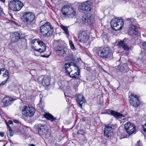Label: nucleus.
<instances>
[{
	"label": "nucleus",
	"mask_w": 146,
	"mask_h": 146,
	"mask_svg": "<svg viewBox=\"0 0 146 146\" xmlns=\"http://www.w3.org/2000/svg\"><path fill=\"white\" fill-rule=\"evenodd\" d=\"M61 11L63 15L66 18H72L76 15V9L69 4L64 5Z\"/></svg>",
	"instance_id": "nucleus-1"
},
{
	"label": "nucleus",
	"mask_w": 146,
	"mask_h": 146,
	"mask_svg": "<svg viewBox=\"0 0 146 146\" xmlns=\"http://www.w3.org/2000/svg\"><path fill=\"white\" fill-rule=\"evenodd\" d=\"M54 29L50 22L43 23L40 27V32L44 36L48 37L52 35Z\"/></svg>",
	"instance_id": "nucleus-2"
},
{
	"label": "nucleus",
	"mask_w": 146,
	"mask_h": 146,
	"mask_svg": "<svg viewBox=\"0 0 146 146\" xmlns=\"http://www.w3.org/2000/svg\"><path fill=\"white\" fill-rule=\"evenodd\" d=\"M96 54L100 58H109L112 56L111 51L108 47H101L97 48Z\"/></svg>",
	"instance_id": "nucleus-3"
},
{
	"label": "nucleus",
	"mask_w": 146,
	"mask_h": 146,
	"mask_svg": "<svg viewBox=\"0 0 146 146\" xmlns=\"http://www.w3.org/2000/svg\"><path fill=\"white\" fill-rule=\"evenodd\" d=\"M112 28L115 31H118L121 29L123 25V21L118 18L113 19L110 22Z\"/></svg>",
	"instance_id": "nucleus-4"
},
{
	"label": "nucleus",
	"mask_w": 146,
	"mask_h": 146,
	"mask_svg": "<svg viewBox=\"0 0 146 146\" xmlns=\"http://www.w3.org/2000/svg\"><path fill=\"white\" fill-rule=\"evenodd\" d=\"M35 16L32 12H28L24 13L22 17V21L28 25L31 24L35 19Z\"/></svg>",
	"instance_id": "nucleus-5"
},
{
	"label": "nucleus",
	"mask_w": 146,
	"mask_h": 146,
	"mask_svg": "<svg viewBox=\"0 0 146 146\" xmlns=\"http://www.w3.org/2000/svg\"><path fill=\"white\" fill-rule=\"evenodd\" d=\"M38 134L41 135L45 136V137H49L50 133L48 127L46 125L39 124L37 125Z\"/></svg>",
	"instance_id": "nucleus-6"
},
{
	"label": "nucleus",
	"mask_w": 146,
	"mask_h": 146,
	"mask_svg": "<svg viewBox=\"0 0 146 146\" xmlns=\"http://www.w3.org/2000/svg\"><path fill=\"white\" fill-rule=\"evenodd\" d=\"M23 6V3L19 0H11L9 4L10 9L14 11L20 10Z\"/></svg>",
	"instance_id": "nucleus-7"
},
{
	"label": "nucleus",
	"mask_w": 146,
	"mask_h": 146,
	"mask_svg": "<svg viewBox=\"0 0 146 146\" xmlns=\"http://www.w3.org/2000/svg\"><path fill=\"white\" fill-rule=\"evenodd\" d=\"M94 17L93 14L88 13L82 16L81 18V22L84 24L90 25L94 23Z\"/></svg>",
	"instance_id": "nucleus-8"
},
{
	"label": "nucleus",
	"mask_w": 146,
	"mask_h": 146,
	"mask_svg": "<svg viewBox=\"0 0 146 146\" xmlns=\"http://www.w3.org/2000/svg\"><path fill=\"white\" fill-rule=\"evenodd\" d=\"M35 112L34 109L30 106H24L22 110V114L25 117H31Z\"/></svg>",
	"instance_id": "nucleus-9"
},
{
	"label": "nucleus",
	"mask_w": 146,
	"mask_h": 146,
	"mask_svg": "<svg viewBox=\"0 0 146 146\" xmlns=\"http://www.w3.org/2000/svg\"><path fill=\"white\" fill-rule=\"evenodd\" d=\"M125 128L127 133L129 135L135 134L136 131L135 126L130 122H127L125 124Z\"/></svg>",
	"instance_id": "nucleus-10"
},
{
	"label": "nucleus",
	"mask_w": 146,
	"mask_h": 146,
	"mask_svg": "<svg viewBox=\"0 0 146 146\" xmlns=\"http://www.w3.org/2000/svg\"><path fill=\"white\" fill-rule=\"evenodd\" d=\"M92 3L90 1H87L82 3L79 5V8L81 9V12L86 11L89 12L92 10Z\"/></svg>",
	"instance_id": "nucleus-11"
},
{
	"label": "nucleus",
	"mask_w": 146,
	"mask_h": 146,
	"mask_svg": "<svg viewBox=\"0 0 146 146\" xmlns=\"http://www.w3.org/2000/svg\"><path fill=\"white\" fill-rule=\"evenodd\" d=\"M130 103L134 107L139 106L140 103L137 95L135 94H131L129 97Z\"/></svg>",
	"instance_id": "nucleus-12"
},
{
	"label": "nucleus",
	"mask_w": 146,
	"mask_h": 146,
	"mask_svg": "<svg viewBox=\"0 0 146 146\" xmlns=\"http://www.w3.org/2000/svg\"><path fill=\"white\" fill-rule=\"evenodd\" d=\"M104 135L108 138H110L114 135L113 129L111 127L107 126L104 128Z\"/></svg>",
	"instance_id": "nucleus-13"
},
{
	"label": "nucleus",
	"mask_w": 146,
	"mask_h": 146,
	"mask_svg": "<svg viewBox=\"0 0 146 146\" xmlns=\"http://www.w3.org/2000/svg\"><path fill=\"white\" fill-rule=\"evenodd\" d=\"M68 48L64 46H58L56 48V51L57 54L60 56H62L66 53Z\"/></svg>",
	"instance_id": "nucleus-14"
},
{
	"label": "nucleus",
	"mask_w": 146,
	"mask_h": 146,
	"mask_svg": "<svg viewBox=\"0 0 146 146\" xmlns=\"http://www.w3.org/2000/svg\"><path fill=\"white\" fill-rule=\"evenodd\" d=\"M40 44H38V45L39 46V47H38V48H37L36 47V46L35 45L32 46V48L35 51H36L40 53H43L46 50V46L45 44H44V43L42 41H41V42H40Z\"/></svg>",
	"instance_id": "nucleus-15"
},
{
	"label": "nucleus",
	"mask_w": 146,
	"mask_h": 146,
	"mask_svg": "<svg viewBox=\"0 0 146 146\" xmlns=\"http://www.w3.org/2000/svg\"><path fill=\"white\" fill-rule=\"evenodd\" d=\"M89 36L86 32L83 31L79 34V41L83 43L86 42L89 39Z\"/></svg>",
	"instance_id": "nucleus-16"
},
{
	"label": "nucleus",
	"mask_w": 146,
	"mask_h": 146,
	"mask_svg": "<svg viewBox=\"0 0 146 146\" xmlns=\"http://www.w3.org/2000/svg\"><path fill=\"white\" fill-rule=\"evenodd\" d=\"M138 32V31L136 25H130L128 32L129 35L133 36L136 35Z\"/></svg>",
	"instance_id": "nucleus-17"
},
{
	"label": "nucleus",
	"mask_w": 146,
	"mask_h": 146,
	"mask_svg": "<svg viewBox=\"0 0 146 146\" xmlns=\"http://www.w3.org/2000/svg\"><path fill=\"white\" fill-rule=\"evenodd\" d=\"M16 99L9 96L5 97L3 100V105L6 106H7L11 104Z\"/></svg>",
	"instance_id": "nucleus-18"
},
{
	"label": "nucleus",
	"mask_w": 146,
	"mask_h": 146,
	"mask_svg": "<svg viewBox=\"0 0 146 146\" xmlns=\"http://www.w3.org/2000/svg\"><path fill=\"white\" fill-rule=\"evenodd\" d=\"M76 101L80 107L82 108V105L86 101L84 98L82 94H77Z\"/></svg>",
	"instance_id": "nucleus-19"
},
{
	"label": "nucleus",
	"mask_w": 146,
	"mask_h": 146,
	"mask_svg": "<svg viewBox=\"0 0 146 146\" xmlns=\"http://www.w3.org/2000/svg\"><path fill=\"white\" fill-rule=\"evenodd\" d=\"M20 33L18 32H14L10 36L12 42L17 41L20 38Z\"/></svg>",
	"instance_id": "nucleus-20"
},
{
	"label": "nucleus",
	"mask_w": 146,
	"mask_h": 146,
	"mask_svg": "<svg viewBox=\"0 0 146 146\" xmlns=\"http://www.w3.org/2000/svg\"><path fill=\"white\" fill-rule=\"evenodd\" d=\"M110 112L112 115L117 118H121L125 117L123 115L113 110H110Z\"/></svg>",
	"instance_id": "nucleus-21"
},
{
	"label": "nucleus",
	"mask_w": 146,
	"mask_h": 146,
	"mask_svg": "<svg viewBox=\"0 0 146 146\" xmlns=\"http://www.w3.org/2000/svg\"><path fill=\"white\" fill-rule=\"evenodd\" d=\"M50 78L49 77L44 76L42 80V84L44 86H48L50 84Z\"/></svg>",
	"instance_id": "nucleus-22"
},
{
	"label": "nucleus",
	"mask_w": 146,
	"mask_h": 146,
	"mask_svg": "<svg viewBox=\"0 0 146 146\" xmlns=\"http://www.w3.org/2000/svg\"><path fill=\"white\" fill-rule=\"evenodd\" d=\"M77 69V72L74 73V74L72 73L70 75V76L72 78H74L75 79H78L79 78V76L80 75V70L78 68V66H76Z\"/></svg>",
	"instance_id": "nucleus-23"
},
{
	"label": "nucleus",
	"mask_w": 146,
	"mask_h": 146,
	"mask_svg": "<svg viewBox=\"0 0 146 146\" xmlns=\"http://www.w3.org/2000/svg\"><path fill=\"white\" fill-rule=\"evenodd\" d=\"M9 73L8 71V70H6L5 72L3 74V77L4 78H6L4 81L0 82V86L3 85L7 82L9 78Z\"/></svg>",
	"instance_id": "nucleus-24"
},
{
	"label": "nucleus",
	"mask_w": 146,
	"mask_h": 146,
	"mask_svg": "<svg viewBox=\"0 0 146 146\" xmlns=\"http://www.w3.org/2000/svg\"><path fill=\"white\" fill-rule=\"evenodd\" d=\"M118 45L122 47L126 51L129 50V47L128 45L126 43L124 42L123 41L119 42Z\"/></svg>",
	"instance_id": "nucleus-25"
},
{
	"label": "nucleus",
	"mask_w": 146,
	"mask_h": 146,
	"mask_svg": "<svg viewBox=\"0 0 146 146\" xmlns=\"http://www.w3.org/2000/svg\"><path fill=\"white\" fill-rule=\"evenodd\" d=\"M44 116L47 119L50 120L51 121H54L56 119L50 113H46Z\"/></svg>",
	"instance_id": "nucleus-26"
},
{
	"label": "nucleus",
	"mask_w": 146,
	"mask_h": 146,
	"mask_svg": "<svg viewBox=\"0 0 146 146\" xmlns=\"http://www.w3.org/2000/svg\"><path fill=\"white\" fill-rule=\"evenodd\" d=\"M44 116L47 119L50 120L51 121H54L56 119L50 113H46Z\"/></svg>",
	"instance_id": "nucleus-27"
},
{
	"label": "nucleus",
	"mask_w": 146,
	"mask_h": 146,
	"mask_svg": "<svg viewBox=\"0 0 146 146\" xmlns=\"http://www.w3.org/2000/svg\"><path fill=\"white\" fill-rule=\"evenodd\" d=\"M126 22L130 24L131 25H135L136 23V20L133 18H127L126 19Z\"/></svg>",
	"instance_id": "nucleus-28"
},
{
	"label": "nucleus",
	"mask_w": 146,
	"mask_h": 146,
	"mask_svg": "<svg viewBox=\"0 0 146 146\" xmlns=\"http://www.w3.org/2000/svg\"><path fill=\"white\" fill-rule=\"evenodd\" d=\"M41 40H39V39H34L33 40H32L31 42V46H32H32L33 45H35L34 44L35 43H38V44H40V42H41ZM41 44H42V43H41Z\"/></svg>",
	"instance_id": "nucleus-29"
},
{
	"label": "nucleus",
	"mask_w": 146,
	"mask_h": 146,
	"mask_svg": "<svg viewBox=\"0 0 146 146\" xmlns=\"http://www.w3.org/2000/svg\"><path fill=\"white\" fill-rule=\"evenodd\" d=\"M66 59L70 62H73L74 60V58L72 55H69L66 56L65 58Z\"/></svg>",
	"instance_id": "nucleus-30"
},
{
	"label": "nucleus",
	"mask_w": 146,
	"mask_h": 146,
	"mask_svg": "<svg viewBox=\"0 0 146 146\" xmlns=\"http://www.w3.org/2000/svg\"><path fill=\"white\" fill-rule=\"evenodd\" d=\"M62 28L64 31L65 33L67 35L69 36V34L67 27L65 26H62Z\"/></svg>",
	"instance_id": "nucleus-31"
},
{
	"label": "nucleus",
	"mask_w": 146,
	"mask_h": 146,
	"mask_svg": "<svg viewBox=\"0 0 146 146\" xmlns=\"http://www.w3.org/2000/svg\"><path fill=\"white\" fill-rule=\"evenodd\" d=\"M127 67V65L126 64H124L123 65H119L118 66V67L119 68V70L120 71H122L124 70L125 69L124 67Z\"/></svg>",
	"instance_id": "nucleus-32"
},
{
	"label": "nucleus",
	"mask_w": 146,
	"mask_h": 146,
	"mask_svg": "<svg viewBox=\"0 0 146 146\" xmlns=\"http://www.w3.org/2000/svg\"><path fill=\"white\" fill-rule=\"evenodd\" d=\"M69 43L70 47L72 49L75 50L76 49V48L75 47L74 45L73 44L72 41L71 40L69 41Z\"/></svg>",
	"instance_id": "nucleus-33"
},
{
	"label": "nucleus",
	"mask_w": 146,
	"mask_h": 146,
	"mask_svg": "<svg viewBox=\"0 0 146 146\" xmlns=\"http://www.w3.org/2000/svg\"><path fill=\"white\" fill-rule=\"evenodd\" d=\"M65 70L67 74L70 75V74L72 72V70H71V68H70L68 69H66Z\"/></svg>",
	"instance_id": "nucleus-34"
},
{
	"label": "nucleus",
	"mask_w": 146,
	"mask_h": 146,
	"mask_svg": "<svg viewBox=\"0 0 146 146\" xmlns=\"http://www.w3.org/2000/svg\"><path fill=\"white\" fill-rule=\"evenodd\" d=\"M70 66L71 64L70 63H66L64 65L65 70L70 68Z\"/></svg>",
	"instance_id": "nucleus-35"
},
{
	"label": "nucleus",
	"mask_w": 146,
	"mask_h": 146,
	"mask_svg": "<svg viewBox=\"0 0 146 146\" xmlns=\"http://www.w3.org/2000/svg\"><path fill=\"white\" fill-rule=\"evenodd\" d=\"M4 15V13L3 11V9L0 6V15L3 16Z\"/></svg>",
	"instance_id": "nucleus-36"
},
{
	"label": "nucleus",
	"mask_w": 146,
	"mask_h": 146,
	"mask_svg": "<svg viewBox=\"0 0 146 146\" xmlns=\"http://www.w3.org/2000/svg\"><path fill=\"white\" fill-rule=\"evenodd\" d=\"M78 133L79 134L83 135L84 134V132L83 130L80 129L78 130Z\"/></svg>",
	"instance_id": "nucleus-37"
},
{
	"label": "nucleus",
	"mask_w": 146,
	"mask_h": 146,
	"mask_svg": "<svg viewBox=\"0 0 146 146\" xmlns=\"http://www.w3.org/2000/svg\"><path fill=\"white\" fill-rule=\"evenodd\" d=\"M143 49L146 51V42H144L143 43Z\"/></svg>",
	"instance_id": "nucleus-38"
},
{
	"label": "nucleus",
	"mask_w": 146,
	"mask_h": 146,
	"mask_svg": "<svg viewBox=\"0 0 146 146\" xmlns=\"http://www.w3.org/2000/svg\"><path fill=\"white\" fill-rule=\"evenodd\" d=\"M7 125H9V124H11L13 123V122L11 120H9L8 122L5 121Z\"/></svg>",
	"instance_id": "nucleus-39"
},
{
	"label": "nucleus",
	"mask_w": 146,
	"mask_h": 146,
	"mask_svg": "<svg viewBox=\"0 0 146 146\" xmlns=\"http://www.w3.org/2000/svg\"><path fill=\"white\" fill-rule=\"evenodd\" d=\"M143 128L144 131L146 132V123L143 125Z\"/></svg>",
	"instance_id": "nucleus-40"
},
{
	"label": "nucleus",
	"mask_w": 146,
	"mask_h": 146,
	"mask_svg": "<svg viewBox=\"0 0 146 146\" xmlns=\"http://www.w3.org/2000/svg\"><path fill=\"white\" fill-rule=\"evenodd\" d=\"M13 121L15 123L18 124H20L21 123V122L17 119H14L13 120Z\"/></svg>",
	"instance_id": "nucleus-41"
},
{
	"label": "nucleus",
	"mask_w": 146,
	"mask_h": 146,
	"mask_svg": "<svg viewBox=\"0 0 146 146\" xmlns=\"http://www.w3.org/2000/svg\"><path fill=\"white\" fill-rule=\"evenodd\" d=\"M102 38L103 40L106 39L107 38V35H103V36Z\"/></svg>",
	"instance_id": "nucleus-42"
},
{
	"label": "nucleus",
	"mask_w": 146,
	"mask_h": 146,
	"mask_svg": "<svg viewBox=\"0 0 146 146\" xmlns=\"http://www.w3.org/2000/svg\"><path fill=\"white\" fill-rule=\"evenodd\" d=\"M49 56H50L49 55H42L41 56L43 57L48 58L49 57Z\"/></svg>",
	"instance_id": "nucleus-43"
},
{
	"label": "nucleus",
	"mask_w": 146,
	"mask_h": 146,
	"mask_svg": "<svg viewBox=\"0 0 146 146\" xmlns=\"http://www.w3.org/2000/svg\"><path fill=\"white\" fill-rule=\"evenodd\" d=\"M9 131L10 133V136H12L13 135V132L11 130V131Z\"/></svg>",
	"instance_id": "nucleus-44"
},
{
	"label": "nucleus",
	"mask_w": 146,
	"mask_h": 146,
	"mask_svg": "<svg viewBox=\"0 0 146 146\" xmlns=\"http://www.w3.org/2000/svg\"><path fill=\"white\" fill-rule=\"evenodd\" d=\"M0 136L1 137H3L4 136V133L3 132L0 133Z\"/></svg>",
	"instance_id": "nucleus-45"
},
{
	"label": "nucleus",
	"mask_w": 146,
	"mask_h": 146,
	"mask_svg": "<svg viewBox=\"0 0 146 146\" xmlns=\"http://www.w3.org/2000/svg\"><path fill=\"white\" fill-rule=\"evenodd\" d=\"M7 128L9 129V131H10L11 130V128L9 125H7Z\"/></svg>",
	"instance_id": "nucleus-46"
},
{
	"label": "nucleus",
	"mask_w": 146,
	"mask_h": 146,
	"mask_svg": "<svg viewBox=\"0 0 146 146\" xmlns=\"http://www.w3.org/2000/svg\"><path fill=\"white\" fill-rule=\"evenodd\" d=\"M140 143V141H138L137 142V145L138 146H139V143Z\"/></svg>",
	"instance_id": "nucleus-47"
},
{
	"label": "nucleus",
	"mask_w": 146,
	"mask_h": 146,
	"mask_svg": "<svg viewBox=\"0 0 146 146\" xmlns=\"http://www.w3.org/2000/svg\"><path fill=\"white\" fill-rule=\"evenodd\" d=\"M40 104L42 105V98H40Z\"/></svg>",
	"instance_id": "nucleus-48"
},
{
	"label": "nucleus",
	"mask_w": 146,
	"mask_h": 146,
	"mask_svg": "<svg viewBox=\"0 0 146 146\" xmlns=\"http://www.w3.org/2000/svg\"><path fill=\"white\" fill-rule=\"evenodd\" d=\"M29 146H35V145L33 144H30L29 145Z\"/></svg>",
	"instance_id": "nucleus-49"
},
{
	"label": "nucleus",
	"mask_w": 146,
	"mask_h": 146,
	"mask_svg": "<svg viewBox=\"0 0 146 146\" xmlns=\"http://www.w3.org/2000/svg\"><path fill=\"white\" fill-rule=\"evenodd\" d=\"M66 94V92H64V94L65 96L66 97V96H68Z\"/></svg>",
	"instance_id": "nucleus-50"
},
{
	"label": "nucleus",
	"mask_w": 146,
	"mask_h": 146,
	"mask_svg": "<svg viewBox=\"0 0 146 146\" xmlns=\"http://www.w3.org/2000/svg\"><path fill=\"white\" fill-rule=\"evenodd\" d=\"M1 1L3 2H4L5 1V0H0Z\"/></svg>",
	"instance_id": "nucleus-51"
},
{
	"label": "nucleus",
	"mask_w": 146,
	"mask_h": 146,
	"mask_svg": "<svg viewBox=\"0 0 146 146\" xmlns=\"http://www.w3.org/2000/svg\"><path fill=\"white\" fill-rule=\"evenodd\" d=\"M73 65H74V66H75V64H73Z\"/></svg>",
	"instance_id": "nucleus-52"
}]
</instances>
